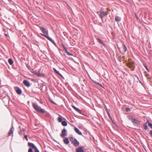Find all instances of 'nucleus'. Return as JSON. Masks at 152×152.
<instances>
[{
  "mask_svg": "<svg viewBox=\"0 0 152 152\" xmlns=\"http://www.w3.org/2000/svg\"><path fill=\"white\" fill-rule=\"evenodd\" d=\"M28 145L31 148L29 149L28 152H39V150L34 143L28 142Z\"/></svg>",
  "mask_w": 152,
  "mask_h": 152,
  "instance_id": "nucleus-1",
  "label": "nucleus"
},
{
  "mask_svg": "<svg viewBox=\"0 0 152 152\" xmlns=\"http://www.w3.org/2000/svg\"><path fill=\"white\" fill-rule=\"evenodd\" d=\"M97 13L98 14L99 17L102 20H103L104 17L108 15L107 12L104 11V9L103 7L101 8L99 11L97 12Z\"/></svg>",
  "mask_w": 152,
  "mask_h": 152,
  "instance_id": "nucleus-2",
  "label": "nucleus"
},
{
  "mask_svg": "<svg viewBox=\"0 0 152 152\" xmlns=\"http://www.w3.org/2000/svg\"><path fill=\"white\" fill-rule=\"evenodd\" d=\"M32 106L37 111L40 113L42 114H44L45 113L44 110L41 108L40 107L38 106L37 103H32Z\"/></svg>",
  "mask_w": 152,
  "mask_h": 152,
  "instance_id": "nucleus-3",
  "label": "nucleus"
},
{
  "mask_svg": "<svg viewBox=\"0 0 152 152\" xmlns=\"http://www.w3.org/2000/svg\"><path fill=\"white\" fill-rule=\"evenodd\" d=\"M69 140L75 147H77L79 145V142L76 138L71 137L69 138Z\"/></svg>",
  "mask_w": 152,
  "mask_h": 152,
  "instance_id": "nucleus-4",
  "label": "nucleus"
},
{
  "mask_svg": "<svg viewBox=\"0 0 152 152\" xmlns=\"http://www.w3.org/2000/svg\"><path fill=\"white\" fill-rule=\"evenodd\" d=\"M132 122L134 126H138L140 124V121L135 118H132Z\"/></svg>",
  "mask_w": 152,
  "mask_h": 152,
  "instance_id": "nucleus-5",
  "label": "nucleus"
},
{
  "mask_svg": "<svg viewBox=\"0 0 152 152\" xmlns=\"http://www.w3.org/2000/svg\"><path fill=\"white\" fill-rule=\"evenodd\" d=\"M67 135V131L66 129L64 128L62 131L61 137L62 138L64 137Z\"/></svg>",
  "mask_w": 152,
  "mask_h": 152,
  "instance_id": "nucleus-6",
  "label": "nucleus"
},
{
  "mask_svg": "<svg viewBox=\"0 0 152 152\" xmlns=\"http://www.w3.org/2000/svg\"><path fill=\"white\" fill-rule=\"evenodd\" d=\"M40 29L41 30L42 32L44 34H46L47 35L48 34V30L47 29L43 27L42 26L40 27Z\"/></svg>",
  "mask_w": 152,
  "mask_h": 152,
  "instance_id": "nucleus-7",
  "label": "nucleus"
},
{
  "mask_svg": "<svg viewBox=\"0 0 152 152\" xmlns=\"http://www.w3.org/2000/svg\"><path fill=\"white\" fill-rule=\"evenodd\" d=\"M127 66L130 68H132V71L134 70L135 66L133 63H129L127 64Z\"/></svg>",
  "mask_w": 152,
  "mask_h": 152,
  "instance_id": "nucleus-8",
  "label": "nucleus"
},
{
  "mask_svg": "<svg viewBox=\"0 0 152 152\" xmlns=\"http://www.w3.org/2000/svg\"><path fill=\"white\" fill-rule=\"evenodd\" d=\"M76 152H85L83 146L79 147L76 149Z\"/></svg>",
  "mask_w": 152,
  "mask_h": 152,
  "instance_id": "nucleus-9",
  "label": "nucleus"
},
{
  "mask_svg": "<svg viewBox=\"0 0 152 152\" xmlns=\"http://www.w3.org/2000/svg\"><path fill=\"white\" fill-rule=\"evenodd\" d=\"M15 91L19 95L21 94L22 93L21 90L18 87H16Z\"/></svg>",
  "mask_w": 152,
  "mask_h": 152,
  "instance_id": "nucleus-10",
  "label": "nucleus"
},
{
  "mask_svg": "<svg viewBox=\"0 0 152 152\" xmlns=\"http://www.w3.org/2000/svg\"><path fill=\"white\" fill-rule=\"evenodd\" d=\"M23 83L26 86L29 87L31 85L29 82L26 80H24L23 81Z\"/></svg>",
  "mask_w": 152,
  "mask_h": 152,
  "instance_id": "nucleus-11",
  "label": "nucleus"
},
{
  "mask_svg": "<svg viewBox=\"0 0 152 152\" xmlns=\"http://www.w3.org/2000/svg\"><path fill=\"white\" fill-rule=\"evenodd\" d=\"M74 130L76 132V133L78 134L79 135H82V132L80 131L79 129L76 127H75L74 128Z\"/></svg>",
  "mask_w": 152,
  "mask_h": 152,
  "instance_id": "nucleus-12",
  "label": "nucleus"
},
{
  "mask_svg": "<svg viewBox=\"0 0 152 152\" xmlns=\"http://www.w3.org/2000/svg\"><path fill=\"white\" fill-rule=\"evenodd\" d=\"M14 131V128L12 126V128H11L8 133V135L9 136H10L11 134H13V132Z\"/></svg>",
  "mask_w": 152,
  "mask_h": 152,
  "instance_id": "nucleus-13",
  "label": "nucleus"
},
{
  "mask_svg": "<svg viewBox=\"0 0 152 152\" xmlns=\"http://www.w3.org/2000/svg\"><path fill=\"white\" fill-rule=\"evenodd\" d=\"M72 107L78 113H79L80 114H81L82 113V111L80 110L79 108L76 107L74 106H72Z\"/></svg>",
  "mask_w": 152,
  "mask_h": 152,
  "instance_id": "nucleus-14",
  "label": "nucleus"
},
{
  "mask_svg": "<svg viewBox=\"0 0 152 152\" xmlns=\"http://www.w3.org/2000/svg\"><path fill=\"white\" fill-rule=\"evenodd\" d=\"M41 35L45 37L46 38H47L51 42H52V41H53V39H52L51 38L49 37V36H48L46 34H41Z\"/></svg>",
  "mask_w": 152,
  "mask_h": 152,
  "instance_id": "nucleus-15",
  "label": "nucleus"
},
{
  "mask_svg": "<svg viewBox=\"0 0 152 152\" xmlns=\"http://www.w3.org/2000/svg\"><path fill=\"white\" fill-rule=\"evenodd\" d=\"M41 35L45 37L46 38H47L51 42H52V41H53V39H52L51 38L49 37V36H48L46 34H41Z\"/></svg>",
  "mask_w": 152,
  "mask_h": 152,
  "instance_id": "nucleus-16",
  "label": "nucleus"
},
{
  "mask_svg": "<svg viewBox=\"0 0 152 152\" xmlns=\"http://www.w3.org/2000/svg\"><path fill=\"white\" fill-rule=\"evenodd\" d=\"M41 35L45 37L46 38H47L51 42H52V41H53V39H52L51 38L49 37V36H48L46 34H41Z\"/></svg>",
  "mask_w": 152,
  "mask_h": 152,
  "instance_id": "nucleus-17",
  "label": "nucleus"
},
{
  "mask_svg": "<svg viewBox=\"0 0 152 152\" xmlns=\"http://www.w3.org/2000/svg\"><path fill=\"white\" fill-rule=\"evenodd\" d=\"M64 143L66 144H68L69 143V141L68 138H65L63 140Z\"/></svg>",
  "mask_w": 152,
  "mask_h": 152,
  "instance_id": "nucleus-18",
  "label": "nucleus"
},
{
  "mask_svg": "<svg viewBox=\"0 0 152 152\" xmlns=\"http://www.w3.org/2000/svg\"><path fill=\"white\" fill-rule=\"evenodd\" d=\"M147 121L146 122L143 124V127L144 129L145 130H148L149 131V130L148 129V127L147 125Z\"/></svg>",
  "mask_w": 152,
  "mask_h": 152,
  "instance_id": "nucleus-19",
  "label": "nucleus"
},
{
  "mask_svg": "<svg viewBox=\"0 0 152 152\" xmlns=\"http://www.w3.org/2000/svg\"><path fill=\"white\" fill-rule=\"evenodd\" d=\"M65 51V53L68 56H73V55L72 54L70 53L69 52L67 51V49L66 48L64 49Z\"/></svg>",
  "mask_w": 152,
  "mask_h": 152,
  "instance_id": "nucleus-20",
  "label": "nucleus"
},
{
  "mask_svg": "<svg viewBox=\"0 0 152 152\" xmlns=\"http://www.w3.org/2000/svg\"><path fill=\"white\" fill-rule=\"evenodd\" d=\"M97 39L98 42L99 43H100V44H101V45H104V43L100 39H99V38H97Z\"/></svg>",
  "mask_w": 152,
  "mask_h": 152,
  "instance_id": "nucleus-21",
  "label": "nucleus"
},
{
  "mask_svg": "<svg viewBox=\"0 0 152 152\" xmlns=\"http://www.w3.org/2000/svg\"><path fill=\"white\" fill-rule=\"evenodd\" d=\"M146 121L148 126L150 127L151 129H152V124L148 120H147Z\"/></svg>",
  "mask_w": 152,
  "mask_h": 152,
  "instance_id": "nucleus-22",
  "label": "nucleus"
},
{
  "mask_svg": "<svg viewBox=\"0 0 152 152\" xmlns=\"http://www.w3.org/2000/svg\"><path fill=\"white\" fill-rule=\"evenodd\" d=\"M115 20L116 21L119 22L121 20V18L118 16H116L115 17Z\"/></svg>",
  "mask_w": 152,
  "mask_h": 152,
  "instance_id": "nucleus-23",
  "label": "nucleus"
},
{
  "mask_svg": "<svg viewBox=\"0 0 152 152\" xmlns=\"http://www.w3.org/2000/svg\"><path fill=\"white\" fill-rule=\"evenodd\" d=\"M8 62L9 64L11 65H12L13 63V61L11 58H9L8 60Z\"/></svg>",
  "mask_w": 152,
  "mask_h": 152,
  "instance_id": "nucleus-24",
  "label": "nucleus"
},
{
  "mask_svg": "<svg viewBox=\"0 0 152 152\" xmlns=\"http://www.w3.org/2000/svg\"><path fill=\"white\" fill-rule=\"evenodd\" d=\"M61 124L64 126H66L67 125V122L64 121H63L61 122Z\"/></svg>",
  "mask_w": 152,
  "mask_h": 152,
  "instance_id": "nucleus-25",
  "label": "nucleus"
},
{
  "mask_svg": "<svg viewBox=\"0 0 152 152\" xmlns=\"http://www.w3.org/2000/svg\"><path fill=\"white\" fill-rule=\"evenodd\" d=\"M24 128H22V129H20V131L19 132V134H24Z\"/></svg>",
  "mask_w": 152,
  "mask_h": 152,
  "instance_id": "nucleus-26",
  "label": "nucleus"
},
{
  "mask_svg": "<svg viewBox=\"0 0 152 152\" xmlns=\"http://www.w3.org/2000/svg\"><path fill=\"white\" fill-rule=\"evenodd\" d=\"M61 117H59L58 118V120L59 122H62L63 121V119H62V117L61 116Z\"/></svg>",
  "mask_w": 152,
  "mask_h": 152,
  "instance_id": "nucleus-27",
  "label": "nucleus"
},
{
  "mask_svg": "<svg viewBox=\"0 0 152 152\" xmlns=\"http://www.w3.org/2000/svg\"><path fill=\"white\" fill-rule=\"evenodd\" d=\"M123 49L124 50V53H125L127 50V48L124 44V45Z\"/></svg>",
  "mask_w": 152,
  "mask_h": 152,
  "instance_id": "nucleus-28",
  "label": "nucleus"
},
{
  "mask_svg": "<svg viewBox=\"0 0 152 152\" xmlns=\"http://www.w3.org/2000/svg\"><path fill=\"white\" fill-rule=\"evenodd\" d=\"M118 61L120 62L122 61V58L121 57H119L118 58Z\"/></svg>",
  "mask_w": 152,
  "mask_h": 152,
  "instance_id": "nucleus-29",
  "label": "nucleus"
},
{
  "mask_svg": "<svg viewBox=\"0 0 152 152\" xmlns=\"http://www.w3.org/2000/svg\"><path fill=\"white\" fill-rule=\"evenodd\" d=\"M144 66L145 67V68L148 71V72H149V70L148 69V67L147 65L145 64L144 65Z\"/></svg>",
  "mask_w": 152,
  "mask_h": 152,
  "instance_id": "nucleus-30",
  "label": "nucleus"
},
{
  "mask_svg": "<svg viewBox=\"0 0 152 152\" xmlns=\"http://www.w3.org/2000/svg\"><path fill=\"white\" fill-rule=\"evenodd\" d=\"M92 80L93 81V82L94 83H95V84H97V85H99V82H97L96 81H94V80Z\"/></svg>",
  "mask_w": 152,
  "mask_h": 152,
  "instance_id": "nucleus-31",
  "label": "nucleus"
},
{
  "mask_svg": "<svg viewBox=\"0 0 152 152\" xmlns=\"http://www.w3.org/2000/svg\"><path fill=\"white\" fill-rule=\"evenodd\" d=\"M130 108H128V107H126V112H129L130 111Z\"/></svg>",
  "mask_w": 152,
  "mask_h": 152,
  "instance_id": "nucleus-32",
  "label": "nucleus"
},
{
  "mask_svg": "<svg viewBox=\"0 0 152 152\" xmlns=\"http://www.w3.org/2000/svg\"><path fill=\"white\" fill-rule=\"evenodd\" d=\"M51 42L54 45L56 46V47H57V45L56 44V43L55 42H54V41L53 40V41H52Z\"/></svg>",
  "mask_w": 152,
  "mask_h": 152,
  "instance_id": "nucleus-33",
  "label": "nucleus"
},
{
  "mask_svg": "<svg viewBox=\"0 0 152 152\" xmlns=\"http://www.w3.org/2000/svg\"><path fill=\"white\" fill-rule=\"evenodd\" d=\"M128 82L130 86H131L132 85L131 81L129 79L128 80Z\"/></svg>",
  "mask_w": 152,
  "mask_h": 152,
  "instance_id": "nucleus-34",
  "label": "nucleus"
},
{
  "mask_svg": "<svg viewBox=\"0 0 152 152\" xmlns=\"http://www.w3.org/2000/svg\"><path fill=\"white\" fill-rule=\"evenodd\" d=\"M107 112L109 117L111 118L110 115L108 110L107 111Z\"/></svg>",
  "mask_w": 152,
  "mask_h": 152,
  "instance_id": "nucleus-35",
  "label": "nucleus"
},
{
  "mask_svg": "<svg viewBox=\"0 0 152 152\" xmlns=\"http://www.w3.org/2000/svg\"><path fill=\"white\" fill-rule=\"evenodd\" d=\"M145 76L146 77H148L149 76V74L147 73L146 72H145Z\"/></svg>",
  "mask_w": 152,
  "mask_h": 152,
  "instance_id": "nucleus-36",
  "label": "nucleus"
},
{
  "mask_svg": "<svg viewBox=\"0 0 152 152\" xmlns=\"http://www.w3.org/2000/svg\"><path fill=\"white\" fill-rule=\"evenodd\" d=\"M57 74H58L60 77H62L63 78V77L62 76V75L59 72Z\"/></svg>",
  "mask_w": 152,
  "mask_h": 152,
  "instance_id": "nucleus-37",
  "label": "nucleus"
},
{
  "mask_svg": "<svg viewBox=\"0 0 152 152\" xmlns=\"http://www.w3.org/2000/svg\"><path fill=\"white\" fill-rule=\"evenodd\" d=\"M149 134H151V136L152 137V130L149 131Z\"/></svg>",
  "mask_w": 152,
  "mask_h": 152,
  "instance_id": "nucleus-38",
  "label": "nucleus"
},
{
  "mask_svg": "<svg viewBox=\"0 0 152 152\" xmlns=\"http://www.w3.org/2000/svg\"><path fill=\"white\" fill-rule=\"evenodd\" d=\"M24 137L27 140V141L28 140V136L27 135H25Z\"/></svg>",
  "mask_w": 152,
  "mask_h": 152,
  "instance_id": "nucleus-39",
  "label": "nucleus"
},
{
  "mask_svg": "<svg viewBox=\"0 0 152 152\" xmlns=\"http://www.w3.org/2000/svg\"><path fill=\"white\" fill-rule=\"evenodd\" d=\"M53 70H54V72H56V73H57L58 72L57 70L55 68H53Z\"/></svg>",
  "mask_w": 152,
  "mask_h": 152,
  "instance_id": "nucleus-40",
  "label": "nucleus"
},
{
  "mask_svg": "<svg viewBox=\"0 0 152 152\" xmlns=\"http://www.w3.org/2000/svg\"><path fill=\"white\" fill-rule=\"evenodd\" d=\"M39 77L41 75V74L39 73V72H37V74H36Z\"/></svg>",
  "mask_w": 152,
  "mask_h": 152,
  "instance_id": "nucleus-41",
  "label": "nucleus"
},
{
  "mask_svg": "<svg viewBox=\"0 0 152 152\" xmlns=\"http://www.w3.org/2000/svg\"><path fill=\"white\" fill-rule=\"evenodd\" d=\"M61 45L63 47V48L64 49L66 48L65 47V46H64V45L63 44H61Z\"/></svg>",
  "mask_w": 152,
  "mask_h": 152,
  "instance_id": "nucleus-42",
  "label": "nucleus"
},
{
  "mask_svg": "<svg viewBox=\"0 0 152 152\" xmlns=\"http://www.w3.org/2000/svg\"><path fill=\"white\" fill-rule=\"evenodd\" d=\"M132 118H133L132 117L129 116V119L131 120V121H132Z\"/></svg>",
  "mask_w": 152,
  "mask_h": 152,
  "instance_id": "nucleus-43",
  "label": "nucleus"
},
{
  "mask_svg": "<svg viewBox=\"0 0 152 152\" xmlns=\"http://www.w3.org/2000/svg\"><path fill=\"white\" fill-rule=\"evenodd\" d=\"M99 86L102 87V88H104V87L101 84L99 83Z\"/></svg>",
  "mask_w": 152,
  "mask_h": 152,
  "instance_id": "nucleus-44",
  "label": "nucleus"
},
{
  "mask_svg": "<svg viewBox=\"0 0 152 152\" xmlns=\"http://www.w3.org/2000/svg\"><path fill=\"white\" fill-rule=\"evenodd\" d=\"M37 72H36V71H34V72H33V73L34 74H35L36 75V74H37Z\"/></svg>",
  "mask_w": 152,
  "mask_h": 152,
  "instance_id": "nucleus-45",
  "label": "nucleus"
},
{
  "mask_svg": "<svg viewBox=\"0 0 152 152\" xmlns=\"http://www.w3.org/2000/svg\"><path fill=\"white\" fill-rule=\"evenodd\" d=\"M27 68L29 69L30 68V67L29 66H28V65L27 66Z\"/></svg>",
  "mask_w": 152,
  "mask_h": 152,
  "instance_id": "nucleus-46",
  "label": "nucleus"
},
{
  "mask_svg": "<svg viewBox=\"0 0 152 152\" xmlns=\"http://www.w3.org/2000/svg\"><path fill=\"white\" fill-rule=\"evenodd\" d=\"M139 82H140V83L142 85V82H141L139 80Z\"/></svg>",
  "mask_w": 152,
  "mask_h": 152,
  "instance_id": "nucleus-47",
  "label": "nucleus"
},
{
  "mask_svg": "<svg viewBox=\"0 0 152 152\" xmlns=\"http://www.w3.org/2000/svg\"><path fill=\"white\" fill-rule=\"evenodd\" d=\"M51 102L52 103H53L54 104H55V103H54L53 101H51Z\"/></svg>",
  "mask_w": 152,
  "mask_h": 152,
  "instance_id": "nucleus-48",
  "label": "nucleus"
},
{
  "mask_svg": "<svg viewBox=\"0 0 152 152\" xmlns=\"http://www.w3.org/2000/svg\"><path fill=\"white\" fill-rule=\"evenodd\" d=\"M136 77H137V78L138 79H139V77H138V76H136Z\"/></svg>",
  "mask_w": 152,
  "mask_h": 152,
  "instance_id": "nucleus-49",
  "label": "nucleus"
},
{
  "mask_svg": "<svg viewBox=\"0 0 152 152\" xmlns=\"http://www.w3.org/2000/svg\"><path fill=\"white\" fill-rule=\"evenodd\" d=\"M125 58L124 56H123V57H122V58Z\"/></svg>",
  "mask_w": 152,
  "mask_h": 152,
  "instance_id": "nucleus-50",
  "label": "nucleus"
},
{
  "mask_svg": "<svg viewBox=\"0 0 152 152\" xmlns=\"http://www.w3.org/2000/svg\"><path fill=\"white\" fill-rule=\"evenodd\" d=\"M53 140L54 141H55V142H56V140H55L53 139Z\"/></svg>",
  "mask_w": 152,
  "mask_h": 152,
  "instance_id": "nucleus-51",
  "label": "nucleus"
},
{
  "mask_svg": "<svg viewBox=\"0 0 152 152\" xmlns=\"http://www.w3.org/2000/svg\"><path fill=\"white\" fill-rule=\"evenodd\" d=\"M53 140L54 141H55V142H56V140H55L53 139Z\"/></svg>",
  "mask_w": 152,
  "mask_h": 152,
  "instance_id": "nucleus-52",
  "label": "nucleus"
},
{
  "mask_svg": "<svg viewBox=\"0 0 152 152\" xmlns=\"http://www.w3.org/2000/svg\"><path fill=\"white\" fill-rule=\"evenodd\" d=\"M5 35H6V36H7V34H5Z\"/></svg>",
  "mask_w": 152,
  "mask_h": 152,
  "instance_id": "nucleus-53",
  "label": "nucleus"
},
{
  "mask_svg": "<svg viewBox=\"0 0 152 152\" xmlns=\"http://www.w3.org/2000/svg\"><path fill=\"white\" fill-rule=\"evenodd\" d=\"M45 152H47V151H45Z\"/></svg>",
  "mask_w": 152,
  "mask_h": 152,
  "instance_id": "nucleus-54",
  "label": "nucleus"
}]
</instances>
